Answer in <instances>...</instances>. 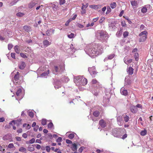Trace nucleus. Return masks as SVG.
<instances>
[{
	"label": "nucleus",
	"mask_w": 153,
	"mask_h": 153,
	"mask_svg": "<svg viewBox=\"0 0 153 153\" xmlns=\"http://www.w3.org/2000/svg\"><path fill=\"white\" fill-rule=\"evenodd\" d=\"M101 45L99 44H93L86 46L85 49V52L91 57L94 58V56L99 55L102 53Z\"/></svg>",
	"instance_id": "1"
},
{
	"label": "nucleus",
	"mask_w": 153,
	"mask_h": 153,
	"mask_svg": "<svg viewBox=\"0 0 153 153\" xmlns=\"http://www.w3.org/2000/svg\"><path fill=\"white\" fill-rule=\"evenodd\" d=\"M74 82L76 83H79L78 85H85L87 83V79L83 76H78L74 78Z\"/></svg>",
	"instance_id": "2"
},
{
	"label": "nucleus",
	"mask_w": 153,
	"mask_h": 153,
	"mask_svg": "<svg viewBox=\"0 0 153 153\" xmlns=\"http://www.w3.org/2000/svg\"><path fill=\"white\" fill-rule=\"evenodd\" d=\"M98 39L100 41H104L108 38L107 33L105 31L101 30L97 33Z\"/></svg>",
	"instance_id": "3"
},
{
	"label": "nucleus",
	"mask_w": 153,
	"mask_h": 153,
	"mask_svg": "<svg viewBox=\"0 0 153 153\" xmlns=\"http://www.w3.org/2000/svg\"><path fill=\"white\" fill-rule=\"evenodd\" d=\"M64 67L63 65H55L53 69V72L54 74H57L58 72H62L64 71Z\"/></svg>",
	"instance_id": "4"
},
{
	"label": "nucleus",
	"mask_w": 153,
	"mask_h": 153,
	"mask_svg": "<svg viewBox=\"0 0 153 153\" xmlns=\"http://www.w3.org/2000/svg\"><path fill=\"white\" fill-rule=\"evenodd\" d=\"M120 129L115 128L112 131V134L114 137L118 138L121 137Z\"/></svg>",
	"instance_id": "5"
},
{
	"label": "nucleus",
	"mask_w": 153,
	"mask_h": 153,
	"mask_svg": "<svg viewBox=\"0 0 153 153\" xmlns=\"http://www.w3.org/2000/svg\"><path fill=\"white\" fill-rule=\"evenodd\" d=\"M61 82L60 80H56L55 81L54 85L55 88L56 89H58L61 87Z\"/></svg>",
	"instance_id": "6"
},
{
	"label": "nucleus",
	"mask_w": 153,
	"mask_h": 153,
	"mask_svg": "<svg viewBox=\"0 0 153 153\" xmlns=\"http://www.w3.org/2000/svg\"><path fill=\"white\" fill-rule=\"evenodd\" d=\"M95 69V67L94 66L92 68H88V71L93 76H94L95 74H97L96 72L94 70Z\"/></svg>",
	"instance_id": "7"
},
{
	"label": "nucleus",
	"mask_w": 153,
	"mask_h": 153,
	"mask_svg": "<svg viewBox=\"0 0 153 153\" xmlns=\"http://www.w3.org/2000/svg\"><path fill=\"white\" fill-rule=\"evenodd\" d=\"M109 98L108 97H104L103 100V104H102L104 106H107L109 103Z\"/></svg>",
	"instance_id": "8"
},
{
	"label": "nucleus",
	"mask_w": 153,
	"mask_h": 153,
	"mask_svg": "<svg viewBox=\"0 0 153 153\" xmlns=\"http://www.w3.org/2000/svg\"><path fill=\"white\" fill-rule=\"evenodd\" d=\"M125 84L126 86H127L129 87V85H130L131 83V80H129V76H126L125 77Z\"/></svg>",
	"instance_id": "9"
},
{
	"label": "nucleus",
	"mask_w": 153,
	"mask_h": 153,
	"mask_svg": "<svg viewBox=\"0 0 153 153\" xmlns=\"http://www.w3.org/2000/svg\"><path fill=\"white\" fill-rule=\"evenodd\" d=\"M99 92V90L97 87H94V89L92 90V93L95 96L98 95Z\"/></svg>",
	"instance_id": "10"
},
{
	"label": "nucleus",
	"mask_w": 153,
	"mask_h": 153,
	"mask_svg": "<svg viewBox=\"0 0 153 153\" xmlns=\"http://www.w3.org/2000/svg\"><path fill=\"white\" fill-rule=\"evenodd\" d=\"M26 66L25 62H22L19 64V68L22 70L24 69Z\"/></svg>",
	"instance_id": "11"
},
{
	"label": "nucleus",
	"mask_w": 153,
	"mask_h": 153,
	"mask_svg": "<svg viewBox=\"0 0 153 153\" xmlns=\"http://www.w3.org/2000/svg\"><path fill=\"white\" fill-rule=\"evenodd\" d=\"M11 138V134H9L5 135L3 137V139L4 140H6L10 139Z\"/></svg>",
	"instance_id": "12"
},
{
	"label": "nucleus",
	"mask_w": 153,
	"mask_h": 153,
	"mask_svg": "<svg viewBox=\"0 0 153 153\" xmlns=\"http://www.w3.org/2000/svg\"><path fill=\"white\" fill-rule=\"evenodd\" d=\"M99 124L102 128L105 127L106 126V123L103 120H101L99 123Z\"/></svg>",
	"instance_id": "13"
},
{
	"label": "nucleus",
	"mask_w": 153,
	"mask_h": 153,
	"mask_svg": "<svg viewBox=\"0 0 153 153\" xmlns=\"http://www.w3.org/2000/svg\"><path fill=\"white\" fill-rule=\"evenodd\" d=\"M37 3L33 1H31L28 4V7L29 8L31 9L34 7Z\"/></svg>",
	"instance_id": "14"
},
{
	"label": "nucleus",
	"mask_w": 153,
	"mask_h": 153,
	"mask_svg": "<svg viewBox=\"0 0 153 153\" xmlns=\"http://www.w3.org/2000/svg\"><path fill=\"white\" fill-rule=\"evenodd\" d=\"M90 7L94 9H99L101 7V6L100 5H91L89 6Z\"/></svg>",
	"instance_id": "15"
},
{
	"label": "nucleus",
	"mask_w": 153,
	"mask_h": 153,
	"mask_svg": "<svg viewBox=\"0 0 153 153\" xmlns=\"http://www.w3.org/2000/svg\"><path fill=\"white\" fill-rule=\"evenodd\" d=\"M131 5L133 7H134V8H136L138 5L137 1L135 0L132 1H131Z\"/></svg>",
	"instance_id": "16"
},
{
	"label": "nucleus",
	"mask_w": 153,
	"mask_h": 153,
	"mask_svg": "<svg viewBox=\"0 0 153 153\" xmlns=\"http://www.w3.org/2000/svg\"><path fill=\"white\" fill-rule=\"evenodd\" d=\"M137 107L134 105L132 106L131 107V111L133 113H136L137 111Z\"/></svg>",
	"instance_id": "17"
},
{
	"label": "nucleus",
	"mask_w": 153,
	"mask_h": 153,
	"mask_svg": "<svg viewBox=\"0 0 153 153\" xmlns=\"http://www.w3.org/2000/svg\"><path fill=\"white\" fill-rule=\"evenodd\" d=\"M120 92L123 95L126 96L128 95V91L126 90H123L122 88L120 90Z\"/></svg>",
	"instance_id": "18"
},
{
	"label": "nucleus",
	"mask_w": 153,
	"mask_h": 153,
	"mask_svg": "<svg viewBox=\"0 0 153 153\" xmlns=\"http://www.w3.org/2000/svg\"><path fill=\"white\" fill-rule=\"evenodd\" d=\"M147 36H141L140 38L139 39V42H144L147 38Z\"/></svg>",
	"instance_id": "19"
},
{
	"label": "nucleus",
	"mask_w": 153,
	"mask_h": 153,
	"mask_svg": "<svg viewBox=\"0 0 153 153\" xmlns=\"http://www.w3.org/2000/svg\"><path fill=\"white\" fill-rule=\"evenodd\" d=\"M133 69L131 67H129L127 69V72L130 75H132L133 73Z\"/></svg>",
	"instance_id": "20"
},
{
	"label": "nucleus",
	"mask_w": 153,
	"mask_h": 153,
	"mask_svg": "<svg viewBox=\"0 0 153 153\" xmlns=\"http://www.w3.org/2000/svg\"><path fill=\"white\" fill-rule=\"evenodd\" d=\"M115 56V55L114 54L110 55L108 56V58H105L104 59V62H105V61H106V60H107L108 59H112L114 57V56Z\"/></svg>",
	"instance_id": "21"
},
{
	"label": "nucleus",
	"mask_w": 153,
	"mask_h": 153,
	"mask_svg": "<svg viewBox=\"0 0 153 153\" xmlns=\"http://www.w3.org/2000/svg\"><path fill=\"white\" fill-rule=\"evenodd\" d=\"M123 117L126 122H127L128 121L129 119L128 116H127L126 114H124L123 115Z\"/></svg>",
	"instance_id": "22"
},
{
	"label": "nucleus",
	"mask_w": 153,
	"mask_h": 153,
	"mask_svg": "<svg viewBox=\"0 0 153 153\" xmlns=\"http://www.w3.org/2000/svg\"><path fill=\"white\" fill-rule=\"evenodd\" d=\"M43 44L45 47H46L50 45L49 41L47 40H44L43 42Z\"/></svg>",
	"instance_id": "23"
},
{
	"label": "nucleus",
	"mask_w": 153,
	"mask_h": 153,
	"mask_svg": "<svg viewBox=\"0 0 153 153\" xmlns=\"http://www.w3.org/2000/svg\"><path fill=\"white\" fill-rule=\"evenodd\" d=\"M19 0H14L10 2L9 4V5L10 6H12L15 4H16V3L19 1Z\"/></svg>",
	"instance_id": "24"
},
{
	"label": "nucleus",
	"mask_w": 153,
	"mask_h": 153,
	"mask_svg": "<svg viewBox=\"0 0 153 153\" xmlns=\"http://www.w3.org/2000/svg\"><path fill=\"white\" fill-rule=\"evenodd\" d=\"M72 150L74 151H75L77 150V145L75 143L72 144Z\"/></svg>",
	"instance_id": "25"
},
{
	"label": "nucleus",
	"mask_w": 153,
	"mask_h": 153,
	"mask_svg": "<svg viewBox=\"0 0 153 153\" xmlns=\"http://www.w3.org/2000/svg\"><path fill=\"white\" fill-rule=\"evenodd\" d=\"M23 29L25 31L28 32L30 30V27L28 26L25 25L23 27Z\"/></svg>",
	"instance_id": "26"
},
{
	"label": "nucleus",
	"mask_w": 153,
	"mask_h": 153,
	"mask_svg": "<svg viewBox=\"0 0 153 153\" xmlns=\"http://www.w3.org/2000/svg\"><path fill=\"white\" fill-rule=\"evenodd\" d=\"M14 50L17 53H19L20 52L19 46L18 45H16L14 47Z\"/></svg>",
	"instance_id": "27"
},
{
	"label": "nucleus",
	"mask_w": 153,
	"mask_h": 153,
	"mask_svg": "<svg viewBox=\"0 0 153 153\" xmlns=\"http://www.w3.org/2000/svg\"><path fill=\"white\" fill-rule=\"evenodd\" d=\"M122 29L120 28V30L116 33V35L117 36H120L122 34Z\"/></svg>",
	"instance_id": "28"
},
{
	"label": "nucleus",
	"mask_w": 153,
	"mask_h": 153,
	"mask_svg": "<svg viewBox=\"0 0 153 153\" xmlns=\"http://www.w3.org/2000/svg\"><path fill=\"white\" fill-rule=\"evenodd\" d=\"M147 32L146 31H144L142 32L139 35L140 36H142L144 35V36H147Z\"/></svg>",
	"instance_id": "29"
},
{
	"label": "nucleus",
	"mask_w": 153,
	"mask_h": 153,
	"mask_svg": "<svg viewBox=\"0 0 153 153\" xmlns=\"http://www.w3.org/2000/svg\"><path fill=\"white\" fill-rule=\"evenodd\" d=\"M49 70H48L47 72H44L43 73L41 74V76L42 77H44V76H46L48 74H49Z\"/></svg>",
	"instance_id": "30"
},
{
	"label": "nucleus",
	"mask_w": 153,
	"mask_h": 153,
	"mask_svg": "<svg viewBox=\"0 0 153 153\" xmlns=\"http://www.w3.org/2000/svg\"><path fill=\"white\" fill-rule=\"evenodd\" d=\"M116 5L115 2H113L110 4V6L112 9H114L116 7Z\"/></svg>",
	"instance_id": "31"
},
{
	"label": "nucleus",
	"mask_w": 153,
	"mask_h": 153,
	"mask_svg": "<svg viewBox=\"0 0 153 153\" xmlns=\"http://www.w3.org/2000/svg\"><path fill=\"white\" fill-rule=\"evenodd\" d=\"M100 113L98 111H95L94 112L93 114L94 116L95 117H98Z\"/></svg>",
	"instance_id": "32"
},
{
	"label": "nucleus",
	"mask_w": 153,
	"mask_h": 153,
	"mask_svg": "<svg viewBox=\"0 0 153 153\" xmlns=\"http://www.w3.org/2000/svg\"><path fill=\"white\" fill-rule=\"evenodd\" d=\"M147 130H144L141 131L140 134L142 136H144L146 135L147 134Z\"/></svg>",
	"instance_id": "33"
},
{
	"label": "nucleus",
	"mask_w": 153,
	"mask_h": 153,
	"mask_svg": "<svg viewBox=\"0 0 153 153\" xmlns=\"http://www.w3.org/2000/svg\"><path fill=\"white\" fill-rule=\"evenodd\" d=\"M123 115L122 116H119L117 117V122H122L123 120Z\"/></svg>",
	"instance_id": "34"
},
{
	"label": "nucleus",
	"mask_w": 153,
	"mask_h": 153,
	"mask_svg": "<svg viewBox=\"0 0 153 153\" xmlns=\"http://www.w3.org/2000/svg\"><path fill=\"white\" fill-rule=\"evenodd\" d=\"M139 54L138 53H135L134 54V56L135 60L136 61H137L139 59Z\"/></svg>",
	"instance_id": "35"
},
{
	"label": "nucleus",
	"mask_w": 153,
	"mask_h": 153,
	"mask_svg": "<svg viewBox=\"0 0 153 153\" xmlns=\"http://www.w3.org/2000/svg\"><path fill=\"white\" fill-rule=\"evenodd\" d=\"M22 90L21 88H19L16 92V95L17 96H19V94L22 92Z\"/></svg>",
	"instance_id": "36"
},
{
	"label": "nucleus",
	"mask_w": 153,
	"mask_h": 153,
	"mask_svg": "<svg viewBox=\"0 0 153 153\" xmlns=\"http://www.w3.org/2000/svg\"><path fill=\"white\" fill-rule=\"evenodd\" d=\"M16 15L18 17H22L23 16L25 15V14L19 12L17 13L16 14Z\"/></svg>",
	"instance_id": "37"
},
{
	"label": "nucleus",
	"mask_w": 153,
	"mask_h": 153,
	"mask_svg": "<svg viewBox=\"0 0 153 153\" xmlns=\"http://www.w3.org/2000/svg\"><path fill=\"white\" fill-rule=\"evenodd\" d=\"M53 126L52 122H50L48 125V127L49 128H51Z\"/></svg>",
	"instance_id": "38"
},
{
	"label": "nucleus",
	"mask_w": 153,
	"mask_h": 153,
	"mask_svg": "<svg viewBox=\"0 0 153 153\" xmlns=\"http://www.w3.org/2000/svg\"><path fill=\"white\" fill-rule=\"evenodd\" d=\"M41 123L42 125L43 126L46 125L47 123V121L46 120L44 119H42V120Z\"/></svg>",
	"instance_id": "39"
},
{
	"label": "nucleus",
	"mask_w": 153,
	"mask_h": 153,
	"mask_svg": "<svg viewBox=\"0 0 153 153\" xmlns=\"http://www.w3.org/2000/svg\"><path fill=\"white\" fill-rule=\"evenodd\" d=\"M19 151L20 152H25L26 151V149L23 147H21L19 149Z\"/></svg>",
	"instance_id": "40"
},
{
	"label": "nucleus",
	"mask_w": 153,
	"mask_h": 153,
	"mask_svg": "<svg viewBox=\"0 0 153 153\" xmlns=\"http://www.w3.org/2000/svg\"><path fill=\"white\" fill-rule=\"evenodd\" d=\"M28 150L30 152H33L34 150V148L33 147L28 146Z\"/></svg>",
	"instance_id": "41"
},
{
	"label": "nucleus",
	"mask_w": 153,
	"mask_h": 153,
	"mask_svg": "<svg viewBox=\"0 0 153 153\" xmlns=\"http://www.w3.org/2000/svg\"><path fill=\"white\" fill-rule=\"evenodd\" d=\"M111 11V9L109 6L107 7V10L106 13V14H108Z\"/></svg>",
	"instance_id": "42"
},
{
	"label": "nucleus",
	"mask_w": 153,
	"mask_h": 153,
	"mask_svg": "<svg viewBox=\"0 0 153 153\" xmlns=\"http://www.w3.org/2000/svg\"><path fill=\"white\" fill-rule=\"evenodd\" d=\"M147 10V9L146 8L144 7H143L141 9V11L143 13H146Z\"/></svg>",
	"instance_id": "43"
},
{
	"label": "nucleus",
	"mask_w": 153,
	"mask_h": 153,
	"mask_svg": "<svg viewBox=\"0 0 153 153\" xmlns=\"http://www.w3.org/2000/svg\"><path fill=\"white\" fill-rule=\"evenodd\" d=\"M128 31H125L123 33V36L124 38L126 37L128 35Z\"/></svg>",
	"instance_id": "44"
},
{
	"label": "nucleus",
	"mask_w": 153,
	"mask_h": 153,
	"mask_svg": "<svg viewBox=\"0 0 153 153\" xmlns=\"http://www.w3.org/2000/svg\"><path fill=\"white\" fill-rule=\"evenodd\" d=\"M28 114L29 116L31 117L32 118L33 117L34 114L32 111H29L28 112Z\"/></svg>",
	"instance_id": "45"
},
{
	"label": "nucleus",
	"mask_w": 153,
	"mask_h": 153,
	"mask_svg": "<svg viewBox=\"0 0 153 153\" xmlns=\"http://www.w3.org/2000/svg\"><path fill=\"white\" fill-rule=\"evenodd\" d=\"M46 150L48 152H49L51 150V148L50 146H47L45 147Z\"/></svg>",
	"instance_id": "46"
},
{
	"label": "nucleus",
	"mask_w": 153,
	"mask_h": 153,
	"mask_svg": "<svg viewBox=\"0 0 153 153\" xmlns=\"http://www.w3.org/2000/svg\"><path fill=\"white\" fill-rule=\"evenodd\" d=\"M74 34L73 33H71L70 34H68V38L71 39L74 37Z\"/></svg>",
	"instance_id": "47"
},
{
	"label": "nucleus",
	"mask_w": 153,
	"mask_h": 153,
	"mask_svg": "<svg viewBox=\"0 0 153 153\" xmlns=\"http://www.w3.org/2000/svg\"><path fill=\"white\" fill-rule=\"evenodd\" d=\"M68 137L70 139H72L74 137V134L72 133L70 134H69Z\"/></svg>",
	"instance_id": "48"
},
{
	"label": "nucleus",
	"mask_w": 153,
	"mask_h": 153,
	"mask_svg": "<svg viewBox=\"0 0 153 153\" xmlns=\"http://www.w3.org/2000/svg\"><path fill=\"white\" fill-rule=\"evenodd\" d=\"M35 141V139L34 138H32L29 141V143L30 144L33 143Z\"/></svg>",
	"instance_id": "49"
},
{
	"label": "nucleus",
	"mask_w": 153,
	"mask_h": 153,
	"mask_svg": "<svg viewBox=\"0 0 153 153\" xmlns=\"http://www.w3.org/2000/svg\"><path fill=\"white\" fill-rule=\"evenodd\" d=\"M65 0H59V4L60 5L63 4H64L65 3Z\"/></svg>",
	"instance_id": "50"
},
{
	"label": "nucleus",
	"mask_w": 153,
	"mask_h": 153,
	"mask_svg": "<svg viewBox=\"0 0 153 153\" xmlns=\"http://www.w3.org/2000/svg\"><path fill=\"white\" fill-rule=\"evenodd\" d=\"M20 56L23 58H27V57L25 54L24 53H20Z\"/></svg>",
	"instance_id": "51"
},
{
	"label": "nucleus",
	"mask_w": 153,
	"mask_h": 153,
	"mask_svg": "<svg viewBox=\"0 0 153 153\" xmlns=\"http://www.w3.org/2000/svg\"><path fill=\"white\" fill-rule=\"evenodd\" d=\"M13 47V45L12 44H9L8 45V48L9 50H10Z\"/></svg>",
	"instance_id": "52"
},
{
	"label": "nucleus",
	"mask_w": 153,
	"mask_h": 153,
	"mask_svg": "<svg viewBox=\"0 0 153 153\" xmlns=\"http://www.w3.org/2000/svg\"><path fill=\"white\" fill-rule=\"evenodd\" d=\"M88 6V4L87 3L85 4V5L84 4H82V9H83L84 7H85L86 8Z\"/></svg>",
	"instance_id": "53"
},
{
	"label": "nucleus",
	"mask_w": 153,
	"mask_h": 153,
	"mask_svg": "<svg viewBox=\"0 0 153 153\" xmlns=\"http://www.w3.org/2000/svg\"><path fill=\"white\" fill-rule=\"evenodd\" d=\"M62 141V138L60 137H59L56 140V142H61Z\"/></svg>",
	"instance_id": "54"
},
{
	"label": "nucleus",
	"mask_w": 153,
	"mask_h": 153,
	"mask_svg": "<svg viewBox=\"0 0 153 153\" xmlns=\"http://www.w3.org/2000/svg\"><path fill=\"white\" fill-rule=\"evenodd\" d=\"M14 78L15 81H17L19 79V76L15 75L14 76Z\"/></svg>",
	"instance_id": "55"
},
{
	"label": "nucleus",
	"mask_w": 153,
	"mask_h": 153,
	"mask_svg": "<svg viewBox=\"0 0 153 153\" xmlns=\"http://www.w3.org/2000/svg\"><path fill=\"white\" fill-rule=\"evenodd\" d=\"M11 57L14 59H15V53H11Z\"/></svg>",
	"instance_id": "56"
},
{
	"label": "nucleus",
	"mask_w": 153,
	"mask_h": 153,
	"mask_svg": "<svg viewBox=\"0 0 153 153\" xmlns=\"http://www.w3.org/2000/svg\"><path fill=\"white\" fill-rule=\"evenodd\" d=\"M71 19H70L68 20L65 23V25L66 26H68L69 25V23L71 21Z\"/></svg>",
	"instance_id": "57"
},
{
	"label": "nucleus",
	"mask_w": 153,
	"mask_h": 153,
	"mask_svg": "<svg viewBox=\"0 0 153 153\" xmlns=\"http://www.w3.org/2000/svg\"><path fill=\"white\" fill-rule=\"evenodd\" d=\"M109 27H111L112 28L115 29L116 27L115 26L114 24L111 23L109 25Z\"/></svg>",
	"instance_id": "58"
},
{
	"label": "nucleus",
	"mask_w": 153,
	"mask_h": 153,
	"mask_svg": "<svg viewBox=\"0 0 153 153\" xmlns=\"http://www.w3.org/2000/svg\"><path fill=\"white\" fill-rule=\"evenodd\" d=\"M128 59V57L127 56H126L125 57H124V62L126 64H127V60Z\"/></svg>",
	"instance_id": "59"
},
{
	"label": "nucleus",
	"mask_w": 153,
	"mask_h": 153,
	"mask_svg": "<svg viewBox=\"0 0 153 153\" xmlns=\"http://www.w3.org/2000/svg\"><path fill=\"white\" fill-rule=\"evenodd\" d=\"M84 147L82 146L78 150L79 152L80 153H81L84 149Z\"/></svg>",
	"instance_id": "60"
},
{
	"label": "nucleus",
	"mask_w": 153,
	"mask_h": 153,
	"mask_svg": "<svg viewBox=\"0 0 153 153\" xmlns=\"http://www.w3.org/2000/svg\"><path fill=\"white\" fill-rule=\"evenodd\" d=\"M135 106L137 107V108H140L141 109H142L143 108L142 105L140 104H137Z\"/></svg>",
	"instance_id": "61"
},
{
	"label": "nucleus",
	"mask_w": 153,
	"mask_h": 153,
	"mask_svg": "<svg viewBox=\"0 0 153 153\" xmlns=\"http://www.w3.org/2000/svg\"><path fill=\"white\" fill-rule=\"evenodd\" d=\"M105 18L104 17H102L101 18V19L100 20L99 22L100 23H102L103 21L105 20Z\"/></svg>",
	"instance_id": "62"
},
{
	"label": "nucleus",
	"mask_w": 153,
	"mask_h": 153,
	"mask_svg": "<svg viewBox=\"0 0 153 153\" xmlns=\"http://www.w3.org/2000/svg\"><path fill=\"white\" fill-rule=\"evenodd\" d=\"M125 19L127 20L128 22V23L130 24H131L132 23L131 21L128 18V17H126L125 18Z\"/></svg>",
	"instance_id": "63"
},
{
	"label": "nucleus",
	"mask_w": 153,
	"mask_h": 153,
	"mask_svg": "<svg viewBox=\"0 0 153 153\" xmlns=\"http://www.w3.org/2000/svg\"><path fill=\"white\" fill-rule=\"evenodd\" d=\"M14 147L13 143H10L8 145V147L9 148H12Z\"/></svg>",
	"instance_id": "64"
}]
</instances>
